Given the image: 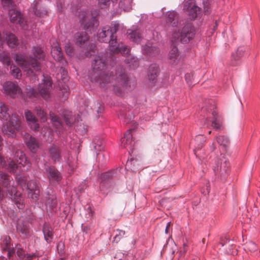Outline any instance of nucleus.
<instances>
[{
    "mask_svg": "<svg viewBox=\"0 0 260 260\" xmlns=\"http://www.w3.org/2000/svg\"><path fill=\"white\" fill-rule=\"evenodd\" d=\"M119 28V24L114 23L111 26H105L99 30L97 37L99 41L104 43H109V48L113 54L120 53L122 55L128 54L130 49L121 43L117 42L115 33Z\"/></svg>",
    "mask_w": 260,
    "mask_h": 260,
    "instance_id": "1",
    "label": "nucleus"
},
{
    "mask_svg": "<svg viewBox=\"0 0 260 260\" xmlns=\"http://www.w3.org/2000/svg\"><path fill=\"white\" fill-rule=\"evenodd\" d=\"M31 51L35 58L31 57L28 59L25 55L22 53H15L13 56L14 59L21 67L28 77L35 75L31 68L36 71L41 70L40 63L37 59L43 60L45 57L43 51L39 47H33Z\"/></svg>",
    "mask_w": 260,
    "mask_h": 260,
    "instance_id": "2",
    "label": "nucleus"
},
{
    "mask_svg": "<svg viewBox=\"0 0 260 260\" xmlns=\"http://www.w3.org/2000/svg\"><path fill=\"white\" fill-rule=\"evenodd\" d=\"M178 16L177 12L174 11H169L167 13L166 22L168 25L173 28L171 41L173 43L180 42L182 43H187L194 37V33L193 29L190 25L187 24L184 26L181 30L178 29L176 27L178 25Z\"/></svg>",
    "mask_w": 260,
    "mask_h": 260,
    "instance_id": "3",
    "label": "nucleus"
},
{
    "mask_svg": "<svg viewBox=\"0 0 260 260\" xmlns=\"http://www.w3.org/2000/svg\"><path fill=\"white\" fill-rule=\"evenodd\" d=\"M107 75V77L103 75L101 77L104 83L99 84L104 86L107 85L109 86L108 84H112L116 92L129 91L135 86V80L130 79L122 69L120 72H117L115 75L112 73Z\"/></svg>",
    "mask_w": 260,
    "mask_h": 260,
    "instance_id": "4",
    "label": "nucleus"
},
{
    "mask_svg": "<svg viewBox=\"0 0 260 260\" xmlns=\"http://www.w3.org/2000/svg\"><path fill=\"white\" fill-rule=\"evenodd\" d=\"M0 119L6 122L4 124L3 132L8 137L16 136V131H18L21 127V116L15 113L10 117L8 106L0 101Z\"/></svg>",
    "mask_w": 260,
    "mask_h": 260,
    "instance_id": "5",
    "label": "nucleus"
},
{
    "mask_svg": "<svg viewBox=\"0 0 260 260\" xmlns=\"http://www.w3.org/2000/svg\"><path fill=\"white\" fill-rule=\"evenodd\" d=\"M107 63L106 56L103 54L96 56L92 63V70L90 72L89 77L92 82L98 83H104L101 79L103 75L107 77L105 69Z\"/></svg>",
    "mask_w": 260,
    "mask_h": 260,
    "instance_id": "6",
    "label": "nucleus"
},
{
    "mask_svg": "<svg viewBox=\"0 0 260 260\" xmlns=\"http://www.w3.org/2000/svg\"><path fill=\"white\" fill-rule=\"evenodd\" d=\"M3 7L9 10L10 21L19 24L22 29L27 30L29 28L27 21L24 18L20 11L15 9V6L12 0H1Z\"/></svg>",
    "mask_w": 260,
    "mask_h": 260,
    "instance_id": "7",
    "label": "nucleus"
},
{
    "mask_svg": "<svg viewBox=\"0 0 260 260\" xmlns=\"http://www.w3.org/2000/svg\"><path fill=\"white\" fill-rule=\"evenodd\" d=\"M43 82L39 85V93L33 88H26L25 92L28 97L30 98L37 97L38 94L40 93L45 100H48L50 98L52 88V82L50 77L44 75H43Z\"/></svg>",
    "mask_w": 260,
    "mask_h": 260,
    "instance_id": "8",
    "label": "nucleus"
},
{
    "mask_svg": "<svg viewBox=\"0 0 260 260\" xmlns=\"http://www.w3.org/2000/svg\"><path fill=\"white\" fill-rule=\"evenodd\" d=\"M203 111L208 113L206 119L207 126H208L209 121L211 122V126L215 129H221L222 127V118L216 111L215 103L213 100L209 101L205 107L203 108Z\"/></svg>",
    "mask_w": 260,
    "mask_h": 260,
    "instance_id": "9",
    "label": "nucleus"
},
{
    "mask_svg": "<svg viewBox=\"0 0 260 260\" xmlns=\"http://www.w3.org/2000/svg\"><path fill=\"white\" fill-rule=\"evenodd\" d=\"M17 183L23 189L25 188L28 190V196L34 202H37L38 201L40 190L36 182L32 181L27 183L25 177H20L17 180Z\"/></svg>",
    "mask_w": 260,
    "mask_h": 260,
    "instance_id": "10",
    "label": "nucleus"
},
{
    "mask_svg": "<svg viewBox=\"0 0 260 260\" xmlns=\"http://www.w3.org/2000/svg\"><path fill=\"white\" fill-rule=\"evenodd\" d=\"M80 17L81 26L88 31H94L99 25L96 18L86 12H82Z\"/></svg>",
    "mask_w": 260,
    "mask_h": 260,
    "instance_id": "11",
    "label": "nucleus"
},
{
    "mask_svg": "<svg viewBox=\"0 0 260 260\" xmlns=\"http://www.w3.org/2000/svg\"><path fill=\"white\" fill-rule=\"evenodd\" d=\"M3 89L6 94L13 99L18 98L22 94L21 88L14 82H5L3 84Z\"/></svg>",
    "mask_w": 260,
    "mask_h": 260,
    "instance_id": "12",
    "label": "nucleus"
},
{
    "mask_svg": "<svg viewBox=\"0 0 260 260\" xmlns=\"http://www.w3.org/2000/svg\"><path fill=\"white\" fill-rule=\"evenodd\" d=\"M51 53L54 59L61 64V69L62 70L63 75L67 74V71L63 68L67 65L68 63L63 57L61 48L57 42H54L51 44Z\"/></svg>",
    "mask_w": 260,
    "mask_h": 260,
    "instance_id": "13",
    "label": "nucleus"
},
{
    "mask_svg": "<svg viewBox=\"0 0 260 260\" xmlns=\"http://www.w3.org/2000/svg\"><path fill=\"white\" fill-rule=\"evenodd\" d=\"M183 10L188 12L190 18L194 19L199 13L200 8L194 4L193 0H187L184 3Z\"/></svg>",
    "mask_w": 260,
    "mask_h": 260,
    "instance_id": "14",
    "label": "nucleus"
},
{
    "mask_svg": "<svg viewBox=\"0 0 260 260\" xmlns=\"http://www.w3.org/2000/svg\"><path fill=\"white\" fill-rule=\"evenodd\" d=\"M24 142L27 148L33 153H36L39 148L38 140L29 134H26L24 137Z\"/></svg>",
    "mask_w": 260,
    "mask_h": 260,
    "instance_id": "15",
    "label": "nucleus"
},
{
    "mask_svg": "<svg viewBox=\"0 0 260 260\" xmlns=\"http://www.w3.org/2000/svg\"><path fill=\"white\" fill-rule=\"evenodd\" d=\"M24 114L26 121L31 128L34 129L35 131L38 130L39 125L38 120L32 114V112L30 110H27L25 111Z\"/></svg>",
    "mask_w": 260,
    "mask_h": 260,
    "instance_id": "16",
    "label": "nucleus"
},
{
    "mask_svg": "<svg viewBox=\"0 0 260 260\" xmlns=\"http://www.w3.org/2000/svg\"><path fill=\"white\" fill-rule=\"evenodd\" d=\"M134 145L132 130L128 129L124 134V137L121 139V145L122 147L131 149Z\"/></svg>",
    "mask_w": 260,
    "mask_h": 260,
    "instance_id": "17",
    "label": "nucleus"
},
{
    "mask_svg": "<svg viewBox=\"0 0 260 260\" xmlns=\"http://www.w3.org/2000/svg\"><path fill=\"white\" fill-rule=\"evenodd\" d=\"M50 119L52 125L55 129L54 131L58 134L62 132V124L60 118L52 112L50 113Z\"/></svg>",
    "mask_w": 260,
    "mask_h": 260,
    "instance_id": "18",
    "label": "nucleus"
},
{
    "mask_svg": "<svg viewBox=\"0 0 260 260\" xmlns=\"http://www.w3.org/2000/svg\"><path fill=\"white\" fill-rule=\"evenodd\" d=\"M127 34L129 39L137 43H141L143 39L140 35V30L136 27L133 26L132 28L127 30Z\"/></svg>",
    "mask_w": 260,
    "mask_h": 260,
    "instance_id": "19",
    "label": "nucleus"
},
{
    "mask_svg": "<svg viewBox=\"0 0 260 260\" xmlns=\"http://www.w3.org/2000/svg\"><path fill=\"white\" fill-rule=\"evenodd\" d=\"M4 35L5 36V40L9 47L12 48L18 47L19 44V41L14 34L9 32H4Z\"/></svg>",
    "mask_w": 260,
    "mask_h": 260,
    "instance_id": "20",
    "label": "nucleus"
},
{
    "mask_svg": "<svg viewBox=\"0 0 260 260\" xmlns=\"http://www.w3.org/2000/svg\"><path fill=\"white\" fill-rule=\"evenodd\" d=\"M229 162L224 159L221 160V162L218 161L216 166L214 167L213 170L215 174L219 173L221 175H223L228 169Z\"/></svg>",
    "mask_w": 260,
    "mask_h": 260,
    "instance_id": "21",
    "label": "nucleus"
},
{
    "mask_svg": "<svg viewBox=\"0 0 260 260\" xmlns=\"http://www.w3.org/2000/svg\"><path fill=\"white\" fill-rule=\"evenodd\" d=\"M46 171L48 173V178L50 181L57 182L61 180V177L60 173L54 167L46 168Z\"/></svg>",
    "mask_w": 260,
    "mask_h": 260,
    "instance_id": "22",
    "label": "nucleus"
},
{
    "mask_svg": "<svg viewBox=\"0 0 260 260\" xmlns=\"http://www.w3.org/2000/svg\"><path fill=\"white\" fill-rule=\"evenodd\" d=\"M159 72V68L157 64H153L149 67L148 77L151 82L155 83L156 82Z\"/></svg>",
    "mask_w": 260,
    "mask_h": 260,
    "instance_id": "23",
    "label": "nucleus"
},
{
    "mask_svg": "<svg viewBox=\"0 0 260 260\" xmlns=\"http://www.w3.org/2000/svg\"><path fill=\"white\" fill-rule=\"evenodd\" d=\"M92 147L96 154L97 158L100 159L101 154L98 152L102 151L104 148V143L100 138H95L92 142Z\"/></svg>",
    "mask_w": 260,
    "mask_h": 260,
    "instance_id": "24",
    "label": "nucleus"
},
{
    "mask_svg": "<svg viewBox=\"0 0 260 260\" xmlns=\"http://www.w3.org/2000/svg\"><path fill=\"white\" fill-rule=\"evenodd\" d=\"M32 9L35 14L38 17H43L48 13L47 9L42 7L39 2L34 1Z\"/></svg>",
    "mask_w": 260,
    "mask_h": 260,
    "instance_id": "25",
    "label": "nucleus"
},
{
    "mask_svg": "<svg viewBox=\"0 0 260 260\" xmlns=\"http://www.w3.org/2000/svg\"><path fill=\"white\" fill-rule=\"evenodd\" d=\"M75 39L76 44L81 47L87 43L89 37L85 32H78L75 36Z\"/></svg>",
    "mask_w": 260,
    "mask_h": 260,
    "instance_id": "26",
    "label": "nucleus"
},
{
    "mask_svg": "<svg viewBox=\"0 0 260 260\" xmlns=\"http://www.w3.org/2000/svg\"><path fill=\"white\" fill-rule=\"evenodd\" d=\"M109 176L108 173H104L102 175V181L100 183V188L102 190L106 191L111 186V181L108 179L106 180Z\"/></svg>",
    "mask_w": 260,
    "mask_h": 260,
    "instance_id": "27",
    "label": "nucleus"
},
{
    "mask_svg": "<svg viewBox=\"0 0 260 260\" xmlns=\"http://www.w3.org/2000/svg\"><path fill=\"white\" fill-rule=\"evenodd\" d=\"M60 114L64 118L67 125H71L74 121L72 113L67 110L63 109L60 111Z\"/></svg>",
    "mask_w": 260,
    "mask_h": 260,
    "instance_id": "28",
    "label": "nucleus"
},
{
    "mask_svg": "<svg viewBox=\"0 0 260 260\" xmlns=\"http://www.w3.org/2000/svg\"><path fill=\"white\" fill-rule=\"evenodd\" d=\"M43 231L45 240L48 243L51 242L53 236L51 227L47 224H45Z\"/></svg>",
    "mask_w": 260,
    "mask_h": 260,
    "instance_id": "29",
    "label": "nucleus"
},
{
    "mask_svg": "<svg viewBox=\"0 0 260 260\" xmlns=\"http://www.w3.org/2000/svg\"><path fill=\"white\" fill-rule=\"evenodd\" d=\"M50 157L54 162L58 161L60 159V150L55 146H52L49 149Z\"/></svg>",
    "mask_w": 260,
    "mask_h": 260,
    "instance_id": "30",
    "label": "nucleus"
},
{
    "mask_svg": "<svg viewBox=\"0 0 260 260\" xmlns=\"http://www.w3.org/2000/svg\"><path fill=\"white\" fill-rule=\"evenodd\" d=\"M216 141L222 149L225 150L229 146V139L223 136H219L216 138Z\"/></svg>",
    "mask_w": 260,
    "mask_h": 260,
    "instance_id": "31",
    "label": "nucleus"
},
{
    "mask_svg": "<svg viewBox=\"0 0 260 260\" xmlns=\"http://www.w3.org/2000/svg\"><path fill=\"white\" fill-rule=\"evenodd\" d=\"M4 244L5 245V246L3 248V249L4 250L8 251V256L10 258L15 253V249L10 247V238L9 237H6L4 238Z\"/></svg>",
    "mask_w": 260,
    "mask_h": 260,
    "instance_id": "32",
    "label": "nucleus"
},
{
    "mask_svg": "<svg viewBox=\"0 0 260 260\" xmlns=\"http://www.w3.org/2000/svg\"><path fill=\"white\" fill-rule=\"evenodd\" d=\"M169 57L171 60V63H175L177 62V60L179 59V55L178 52V49L176 46H173L169 54Z\"/></svg>",
    "mask_w": 260,
    "mask_h": 260,
    "instance_id": "33",
    "label": "nucleus"
},
{
    "mask_svg": "<svg viewBox=\"0 0 260 260\" xmlns=\"http://www.w3.org/2000/svg\"><path fill=\"white\" fill-rule=\"evenodd\" d=\"M126 63L129 64V67L132 69H135L139 66V61L137 58L135 57H131L128 56L125 59Z\"/></svg>",
    "mask_w": 260,
    "mask_h": 260,
    "instance_id": "34",
    "label": "nucleus"
},
{
    "mask_svg": "<svg viewBox=\"0 0 260 260\" xmlns=\"http://www.w3.org/2000/svg\"><path fill=\"white\" fill-rule=\"evenodd\" d=\"M16 229L18 232H20L24 235H26L29 233L28 226L21 221H19L17 223Z\"/></svg>",
    "mask_w": 260,
    "mask_h": 260,
    "instance_id": "35",
    "label": "nucleus"
},
{
    "mask_svg": "<svg viewBox=\"0 0 260 260\" xmlns=\"http://www.w3.org/2000/svg\"><path fill=\"white\" fill-rule=\"evenodd\" d=\"M10 73L12 76L17 79H19L21 77V71L20 69L15 65L11 66Z\"/></svg>",
    "mask_w": 260,
    "mask_h": 260,
    "instance_id": "36",
    "label": "nucleus"
},
{
    "mask_svg": "<svg viewBox=\"0 0 260 260\" xmlns=\"http://www.w3.org/2000/svg\"><path fill=\"white\" fill-rule=\"evenodd\" d=\"M1 61L7 66H9L11 63L10 54L7 52H3L0 55Z\"/></svg>",
    "mask_w": 260,
    "mask_h": 260,
    "instance_id": "37",
    "label": "nucleus"
},
{
    "mask_svg": "<svg viewBox=\"0 0 260 260\" xmlns=\"http://www.w3.org/2000/svg\"><path fill=\"white\" fill-rule=\"evenodd\" d=\"M156 50V49L154 47L152 46L149 43H148L143 47L142 51L144 53L149 55H152L154 54L153 51Z\"/></svg>",
    "mask_w": 260,
    "mask_h": 260,
    "instance_id": "38",
    "label": "nucleus"
},
{
    "mask_svg": "<svg viewBox=\"0 0 260 260\" xmlns=\"http://www.w3.org/2000/svg\"><path fill=\"white\" fill-rule=\"evenodd\" d=\"M37 114L40 118L42 122H45L47 120V114L44 110L40 107H37L36 108Z\"/></svg>",
    "mask_w": 260,
    "mask_h": 260,
    "instance_id": "39",
    "label": "nucleus"
},
{
    "mask_svg": "<svg viewBox=\"0 0 260 260\" xmlns=\"http://www.w3.org/2000/svg\"><path fill=\"white\" fill-rule=\"evenodd\" d=\"M246 248L251 252H255L257 249V245L252 241H249L247 242L245 245Z\"/></svg>",
    "mask_w": 260,
    "mask_h": 260,
    "instance_id": "40",
    "label": "nucleus"
},
{
    "mask_svg": "<svg viewBox=\"0 0 260 260\" xmlns=\"http://www.w3.org/2000/svg\"><path fill=\"white\" fill-rule=\"evenodd\" d=\"M125 235V232L122 230H117L116 234L114 237L113 241L117 243L119 241L120 239Z\"/></svg>",
    "mask_w": 260,
    "mask_h": 260,
    "instance_id": "41",
    "label": "nucleus"
},
{
    "mask_svg": "<svg viewBox=\"0 0 260 260\" xmlns=\"http://www.w3.org/2000/svg\"><path fill=\"white\" fill-rule=\"evenodd\" d=\"M244 53V50L242 48H239L238 49L237 52L233 54L232 57L235 60H238L239 58L243 56Z\"/></svg>",
    "mask_w": 260,
    "mask_h": 260,
    "instance_id": "42",
    "label": "nucleus"
},
{
    "mask_svg": "<svg viewBox=\"0 0 260 260\" xmlns=\"http://www.w3.org/2000/svg\"><path fill=\"white\" fill-rule=\"evenodd\" d=\"M62 93V98L63 100H66L69 94V89L68 86H63L62 89H60Z\"/></svg>",
    "mask_w": 260,
    "mask_h": 260,
    "instance_id": "43",
    "label": "nucleus"
},
{
    "mask_svg": "<svg viewBox=\"0 0 260 260\" xmlns=\"http://www.w3.org/2000/svg\"><path fill=\"white\" fill-rule=\"evenodd\" d=\"M65 51L68 55L72 56L73 55V49L70 43H68L66 45Z\"/></svg>",
    "mask_w": 260,
    "mask_h": 260,
    "instance_id": "44",
    "label": "nucleus"
},
{
    "mask_svg": "<svg viewBox=\"0 0 260 260\" xmlns=\"http://www.w3.org/2000/svg\"><path fill=\"white\" fill-rule=\"evenodd\" d=\"M185 79L187 84L191 85L192 83L193 75L191 73L186 74L185 75Z\"/></svg>",
    "mask_w": 260,
    "mask_h": 260,
    "instance_id": "45",
    "label": "nucleus"
},
{
    "mask_svg": "<svg viewBox=\"0 0 260 260\" xmlns=\"http://www.w3.org/2000/svg\"><path fill=\"white\" fill-rule=\"evenodd\" d=\"M110 4V0H99V5L102 8L108 6Z\"/></svg>",
    "mask_w": 260,
    "mask_h": 260,
    "instance_id": "46",
    "label": "nucleus"
},
{
    "mask_svg": "<svg viewBox=\"0 0 260 260\" xmlns=\"http://www.w3.org/2000/svg\"><path fill=\"white\" fill-rule=\"evenodd\" d=\"M57 248L60 254H62L64 253V245L62 242H60L58 243Z\"/></svg>",
    "mask_w": 260,
    "mask_h": 260,
    "instance_id": "47",
    "label": "nucleus"
},
{
    "mask_svg": "<svg viewBox=\"0 0 260 260\" xmlns=\"http://www.w3.org/2000/svg\"><path fill=\"white\" fill-rule=\"evenodd\" d=\"M14 249H15V251L17 250L16 253H17V256L19 258H21L23 257V256L24 255V253L23 250L21 248L16 247Z\"/></svg>",
    "mask_w": 260,
    "mask_h": 260,
    "instance_id": "48",
    "label": "nucleus"
},
{
    "mask_svg": "<svg viewBox=\"0 0 260 260\" xmlns=\"http://www.w3.org/2000/svg\"><path fill=\"white\" fill-rule=\"evenodd\" d=\"M97 107L98 108V109L96 110V112L98 113H101L104 110V107L99 103H97Z\"/></svg>",
    "mask_w": 260,
    "mask_h": 260,
    "instance_id": "49",
    "label": "nucleus"
},
{
    "mask_svg": "<svg viewBox=\"0 0 260 260\" xmlns=\"http://www.w3.org/2000/svg\"><path fill=\"white\" fill-rule=\"evenodd\" d=\"M136 160H135L134 159H131L130 161H127L126 162V167H129V165H132V164H135L136 163Z\"/></svg>",
    "mask_w": 260,
    "mask_h": 260,
    "instance_id": "50",
    "label": "nucleus"
},
{
    "mask_svg": "<svg viewBox=\"0 0 260 260\" xmlns=\"http://www.w3.org/2000/svg\"><path fill=\"white\" fill-rule=\"evenodd\" d=\"M170 225H171V222H168L167 223V225L166 227V229H165V233L166 234L168 233V229H169V227L170 226Z\"/></svg>",
    "mask_w": 260,
    "mask_h": 260,
    "instance_id": "51",
    "label": "nucleus"
},
{
    "mask_svg": "<svg viewBox=\"0 0 260 260\" xmlns=\"http://www.w3.org/2000/svg\"><path fill=\"white\" fill-rule=\"evenodd\" d=\"M95 49V46L94 45H92L90 46V48H89L90 51H91L93 52H94Z\"/></svg>",
    "mask_w": 260,
    "mask_h": 260,
    "instance_id": "52",
    "label": "nucleus"
},
{
    "mask_svg": "<svg viewBox=\"0 0 260 260\" xmlns=\"http://www.w3.org/2000/svg\"><path fill=\"white\" fill-rule=\"evenodd\" d=\"M118 258H119L118 259H117L116 258V257H114V260H121V257L123 256V255L121 254V253H119L118 255Z\"/></svg>",
    "mask_w": 260,
    "mask_h": 260,
    "instance_id": "53",
    "label": "nucleus"
},
{
    "mask_svg": "<svg viewBox=\"0 0 260 260\" xmlns=\"http://www.w3.org/2000/svg\"><path fill=\"white\" fill-rule=\"evenodd\" d=\"M57 206V203L56 200L53 201V204L51 206L52 208H55Z\"/></svg>",
    "mask_w": 260,
    "mask_h": 260,
    "instance_id": "54",
    "label": "nucleus"
},
{
    "mask_svg": "<svg viewBox=\"0 0 260 260\" xmlns=\"http://www.w3.org/2000/svg\"><path fill=\"white\" fill-rule=\"evenodd\" d=\"M199 149V147L196 148L194 149V154H195V155H196L197 156H199V154H198V150H197V149Z\"/></svg>",
    "mask_w": 260,
    "mask_h": 260,
    "instance_id": "55",
    "label": "nucleus"
},
{
    "mask_svg": "<svg viewBox=\"0 0 260 260\" xmlns=\"http://www.w3.org/2000/svg\"><path fill=\"white\" fill-rule=\"evenodd\" d=\"M2 144H3V139L1 137V136H0V150L2 149Z\"/></svg>",
    "mask_w": 260,
    "mask_h": 260,
    "instance_id": "56",
    "label": "nucleus"
},
{
    "mask_svg": "<svg viewBox=\"0 0 260 260\" xmlns=\"http://www.w3.org/2000/svg\"><path fill=\"white\" fill-rule=\"evenodd\" d=\"M212 145L213 146V148H212V149L213 150H214L215 147V141L213 142Z\"/></svg>",
    "mask_w": 260,
    "mask_h": 260,
    "instance_id": "57",
    "label": "nucleus"
},
{
    "mask_svg": "<svg viewBox=\"0 0 260 260\" xmlns=\"http://www.w3.org/2000/svg\"><path fill=\"white\" fill-rule=\"evenodd\" d=\"M86 53L87 56H91V55H92V54L89 52H87Z\"/></svg>",
    "mask_w": 260,
    "mask_h": 260,
    "instance_id": "58",
    "label": "nucleus"
},
{
    "mask_svg": "<svg viewBox=\"0 0 260 260\" xmlns=\"http://www.w3.org/2000/svg\"><path fill=\"white\" fill-rule=\"evenodd\" d=\"M69 167L73 170L74 169L73 166L70 164V162L69 163Z\"/></svg>",
    "mask_w": 260,
    "mask_h": 260,
    "instance_id": "59",
    "label": "nucleus"
},
{
    "mask_svg": "<svg viewBox=\"0 0 260 260\" xmlns=\"http://www.w3.org/2000/svg\"><path fill=\"white\" fill-rule=\"evenodd\" d=\"M204 10L205 12H208V8H206V7L204 8Z\"/></svg>",
    "mask_w": 260,
    "mask_h": 260,
    "instance_id": "60",
    "label": "nucleus"
},
{
    "mask_svg": "<svg viewBox=\"0 0 260 260\" xmlns=\"http://www.w3.org/2000/svg\"><path fill=\"white\" fill-rule=\"evenodd\" d=\"M201 137H202V136H198V137H197L196 138V139H198H198H199V138H200Z\"/></svg>",
    "mask_w": 260,
    "mask_h": 260,
    "instance_id": "61",
    "label": "nucleus"
},
{
    "mask_svg": "<svg viewBox=\"0 0 260 260\" xmlns=\"http://www.w3.org/2000/svg\"><path fill=\"white\" fill-rule=\"evenodd\" d=\"M44 129H45V128H44L43 129H42V133H43V132H44Z\"/></svg>",
    "mask_w": 260,
    "mask_h": 260,
    "instance_id": "62",
    "label": "nucleus"
},
{
    "mask_svg": "<svg viewBox=\"0 0 260 260\" xmlns=\"http://www.w3.org/2000/svg\"><path fill=\"white\" fill-rule=\"evenodd\" d=\"M183 246H184V249H185V244H184V245H183ZM185 249H184V251H185Z\"/></svg>",
    "mask_w": 260,
    "mask_h": 260,
    "instance_id": "63",
    "label": "nucleus"
},
{
    "mask_svg": "<svg viewBox=\"0 0 260 260\" xmlns=\"http://www.w3.org/2000/svg\"><path fill=\"white\" fill-rule=\"evenodd\" d=\"M47 134V133L44 134V135L45 136Z\"/></svg>",
    "mask_w": 260,
    "mask_h": 260,
    "instance_id": "64",
    "label": "nucleus"
}]
</instances>
